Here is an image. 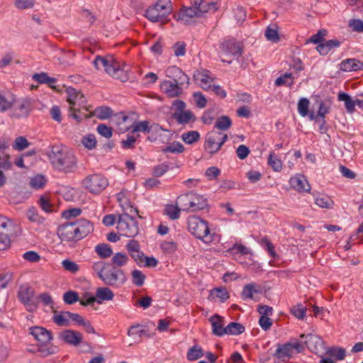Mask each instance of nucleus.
Wrapping results in <instances>:
<instances>
[{"label":"nucleus","mask_w":363,"mask_h":363,"mask_svg":"<svg viewBox=\"0 0 363 363\" xmlns=\"http://www.w3.org/2000/svg\"><path fill=\"white\" fill-rule=\"evenodd\" d=\"M94 230L92 223L86 219H79L59 226L57 235L62 242H76L86 237Z\"/></svg>","instance_id":"f257e3e1"},{"label":"nucleus","mask_w":363,"mask_h":363,"mask_svg":"<svg viewBox=\"0 0 363 363\" xmlns=\"http://www.w3.org/2000/svg\"><path fill=\"white\" fill-rule=\"evenodd\" d=\"M48 157L53 167L60 171L72 172L77 167V160L75 155L60 145L52 146Z\"/></svg>","instance_id":"f03ea898"},{"label":"nucleus","mask_w":363,"mask_h":363,"mask_svg":"<svg viewBox=\"0 0 363 363\" xmlns=\"http://www.w3.org/2000/svg\"><path fill=\"white\" fill-rule=\"evenodd\" d=\"M30 334L39 342L38 352L41 356L47 357L57 352V347L51 344L52 334L46 328L39 326L31 327Z\"/></svg>","instance_id":"7ed1b4c3"},{"label":"nucleus","mask_w":363,"mask_h":363,"mask_svg":"<svg viewBox=\"0 0 363 363\" xmlns=\"http://www.w3.org/2000/svg\"><path fill=\"white\" fill-rule=\"evenodd\" d=\"M177 203L182 211L186 212H196L204 209L208 205L207 199L194 191H189L178 196Z\"/></svg>","instance_id":"20e7f679"},{"label":"nucleus","mask_w":363,"mask_h":363,"mask_svg":"<svg viewBox=\"0 0 363 363\" xmlns=\"http://www.w3.org/2000/svg\"><path fill=\"white\" fill-rule=\"evenodd\" d=\"M189 231L196 238L209 243L218 240V235L211 234L208 223L197 216H193L188 220Z\"/></svg>","instance_id":"39448f33"},{"label":"nucleus","mask_w":363,"mask_h":363,"mask_svg":"<svg viewBox=\"0 0 363 363\" xmlns=\"http://www.w3.org/2000/svg\"><path fill=\"white\" fill-rule=\"evenodd\" d=\"M172 11L170 0H158L145 11V17L152 22H164Z\"/></svg>","instance_id":"423d86ee"},{"label":"nucleus","mask_w":363,"mask_h":363,"mask_svg":"<svg viewBox=\"0 0 363 363\" xmlns=\"http://www.w3.org/2000/svg\"><path fill=\"white\" fill-rule=\"evenodd\" d=\"M116 228L120 235L127 238H134L139 232L138 222L128 213L118 216Z\"/></svg>","instance_id":"0eeeda50"},{"label":"nucleus","mask_w":363,"mask_h":363,"mask_svg":"<svg viewBox=\"0 0 363 363\" xmlns=\"http://www.w3.org/2000/svg\"><path fill=\"white\" fill-rule=\"evenodd\" d=\"M101 280L106 285L119 288L126 281V277L122 269L109 264Z\"/></svg>","instance_id":"6e6552de"},{"label":"nucleus","mask_w":363,"mask_h":363,"mask_svg":"<svg viewBox=\"0 0 363 363\" xmlns=\"http://www.w3.org/2000/svg\"><path fill=\"white\" fill-rule=\"evenodd\" d=\"M83 186L94 194L101 193L108 185V179L101 174L88 175L82 181Z\"/></svg>","instance_id":"1a4fd4ad"},{"label":"nucleus","mask_w":363,"mask_h":363,"mask_svg":"<svg viewBox=\"0 0 363 363\" xmlns=\"http://www.w3.org/2000/svg\"><path fill=\"white\" fill-rule=\"evenodd\" d=\"M227 140V134L212 130L206 136L204 148L208 153L213 155L218 152Z\"/></svg>","instance_id":"9d476101"},{"label":"nucleus","mask_w":363,"mask_h":363,"mask_svg":"<svg viewBox=\"0 0 363 363\" xmlns=\"http://www.w3.org/2000/svg\"><path fill=\"white\" fill-rule=\"evenodd\" d=\"M34 295V289L28 284L20 286L17 293L18 300L30 312L38 308V301L33 298Z\"/></svg>","instance_id":"9b49d317"},{"label":"nucleus","mask_w":363,"mask_h":363,"mask_svg":"<svg viewBox=\"0 0 363 363\" xmlns=\"http://www.w3.org/2000/svg\"><path fill=\"white\" fill-rule=\"evenodd\" d=\"M193 77L199 84L201 88L205 91L211 90L214 84L215 77L208 69L195 71Z\"/></svg>","instance_id":"f8f14e48"},{"label":"nucleus","mask_w":363,"mask_h":363,"mask_svg":"<svg viewBox=\"0 0 363 363\" xmlns=\"http://www.w3.org/2000/svg\"><path fill=\"white\" fill-rule=\"evenodd\" d=\"M185 84H179L171 80H164L160 84V89L169 98L179 97L183 94V86Z\"/></svg>","instance_id":"ddd939ff"},{"label":"nucleus","mask_w":363,"mask_h":363,"mask_svg":"<svg viewBox=\"0 0 363 363\" xmlns=\"http://www.w3.org/2000/svg\"><path fill=\"white\" fill-rule=\"evenodd\" d=\"M220 48L221 52L225 55H232L238 57L242 54V47L241 43L235 39H227L223 40L220 44Z\"/></svg>","instance_id":"4468645a"},{"label":"nucleus","mask_w":363,"mask_h":363,"mask_svg":"<svg viewBox=\"0 0 363 363\" xmlns=\"http://www.w3.org/2000/svg\"><path fill=\"white\" fill-rule=\"evenodd\" d=\"M166 77L172 79L171 81L188 86L189 77L180 68L177 66L169 67L165 70Z\"/></svg>","instance_id":"2eb2a0df"},{"label":"nucleus","mask_w":363,"mask_h":363,"mask_svg":"<svg viewBox=\"0 0 363 363\" xmlns=\"http://www.w3.org/2000/svg\"><path fill=\"white\" fill-rule=\"evenodd\" d=\"M194 17H199L198 10L191 6H182L179 12L174 15V18L177 21H180L186 25L190 24Z\"/></svg>","instance_id":"dca6fc26"},{"label":"nucleus","mask_w":363,"mask_h":363,"mask_svg":"<svg viewBox=\"0 0 363 363\" xmlns=\"http://www.w3.org/2000/svg\"><path fill=\"white\" fill-rule=\"evenodd\" d=\"M300 337H305L304 343L307 347L313 352L317 353L323 346V341L321 337L317 335L308 334L306 335L302 334Z\"/></svg>","instance_id":"f3484780"},{"label":"nucleus","mask_w":363,"mask_h":363,"mask_svg":"<svg viewBox=\"0 0 363 363\" xmlns=\"http://www.w3.org/2000/svg\"><path fill=\"white\" fill-rule=\"evenodd\" d=\"M107 65L104 70L108 74L121 81L126 80V74L115 60L110 58Z\"/></svg>","instance_id":"a211bd4d"},{"label":"nucleus","mask_w":363,"mask_h":363,"mask_svg":"<svg viewBox=\"0 0 363 363\" xmlns=\"http://www.w3.org/2000/svg\"><path fill=\"white\" fill-rule=\"evenodd\" d=\"M289 184L292 189L298 191L309 192L311 186L306 178L302 174H298L292 177L289 179Z\"/></svg>","instance_id":"6ab92c4d"},{"label":"nucleus","mask_w":363,"mask_h":363,"mask_svg":"<svg viewBox=\"0 0 363 363\" xmlns=\"http://www.w3.org/2000/svg\"><path fill=\"white\" fill-rule=\"evenodd\" d=\"M60 338L66 343L77 346L82 341V335L80 333L72 330H67L60 333Z\"/></svg>","instance_id":"aec40b11"},{"label":"nucleus","mask_w":363,"mask_h":363,"mask_svg":"<svg viewBox=\"0 0 363 363\" xmlns=\"http://www.w3.org/2000/svg\"><path fill=\"white\" fill-rule=\"evenodd\" d=\"M340 70L347 72L363 70V62L356 58L344 60L340 62Z\"/></svg>","instance_id":"412c9836"},{"label":"nucleus","mask_w":363,"mask_h":363,"mask_svg":"<svg viewBox=\"0 0 363 363\" xmlns=\"http://www.w3.org/2000/svg\"><path fill=\"white\" fill-rule=\"evenodd\" d=\"M318 108L317 114L314 112L311 111L308 114V118L310 121H318L319 118L323 119L325 118V116L330 113V105L329 103L323 101H318Z\"/></svg>","instance_id":"4be33fe9"},{"label":"nucleus","mask_w":363,"mask_h":363,"mask_svg":"<svg viewBox=\"0 0 363 363\" xmlns=\"http://www.w3.org/2000/svg\"><path fill=\"white\" fill-rule=\"evenodd\" d=\"M294 352L291 350V342L285 344L277 345V348L274 353V357L282 360L286 361L292 357Z\"/></svg>","instance_id":"5701e85b"},{"label":"nucleus","mask_w":363,"mask_h":363,"mask_svg":"<svg viewBox=\"0 0 363 363\" xmlns=\"http://www.w3.org/2000/svg\"><path fill=\"white\" fill-rule=\"evenodd\" d=\"M209 321L212 325L213 334L218 337L224 335V318L218 314L212 315L209 318Z\"/></svg>","instance_id":"b1692460"},{"label":"nucleus","mask_w":363,"mask_h":363,"mask_svg":"<svg viewBox=\"0 0 363 363\" xmlns=\"http://www.w3.org/2000/svg\"><path fill=\"white\" fill-rule=\"evenodd\" d=\"M262 292V287L261 285L256 283H250L246 284L242 291V298L244 300L254 299L255 294H259Z\"/></svg>","instance_id":"393cba45"},{"label":"nucleus","mask_w":363,"mask_h":363,"mask_svg":"<svg viewBox=\"0 0 363 363\" xmlns=\"http://www.w3.org/2000/svg\"><path fill=\"white\" fill-rule=\"evenodd\" d=\"M341 42L337 39L326 40L325 43L318 44L316 47L317 51L322 55H327L331 50L340 47Z\"/></svg>","instance_id":"a878e982"},{"label":"nucleus","mask_w":363,"mask_h":363,"mask_svg":"<svg viewBox=\"0 0 363 363\" xmlns=\"http://www.w3.org/2000/svg\"><path fill=\"white\" fill-rule=\"evenodd\" d=\"M174 116L177 122L182 125H185L191 122L194 123L196 120L194 113L189 110L182 112H175Z\"/></svg>","instance_id":"bb28decb"},{"label":"nucleus","mask_w":363,"mask_h":363,"mask_svg":"<svg viewBox=\"0 0 363 363\" xmlns=\"http://www.w3.org/2000/svg\"><path fill=\"white\" fill-rule=\"evenodd\" d=\"M113 292L108 287H99L96 291V298L98 303L111 301L113 298Z\"/></svg>","instance_id":"cd10ccee"},{"label":"nucleus","mask_w":363,"mask_h":363,"mask_svg":"<svg viewBox=\"0 0 363 363\" xmlns=\"http://www.w3.org/2000/svg\"><path fill=\"white\" fill-rule=\"evenodd\" d=\"M7 145L5 143L0 144V171L9 170L12 167L10 156L4 152Z\"/></svg>","instance_id":"c85d7f7f"},{"label":"nucleus","mask_w":363,"mask_h":363,"mask_svg":"<svg viewBox=\"0 0 363 363\" xmlns=\"http://www.w3.org/2000/svg\"><path fill=\"white\" fill-rule=\"evenodd\" d=\"M54 323L59 326H69L70 324V312L60 311L55 312L53 315Z\"/></svg>","instance_id":"c756f323"},{"label":"nucleus","mask_w":363,"mask_h":363,"mask_svg":"<svg viewBox=\"0 0 363 363\" xmlns=\"http://www.w3.org/2000/svg\"><path fill=\"white\" fill-rule=\"evenodd\" d=\"M89 268L93 271V273L96 274L101 279L106 268L108 267L109 263H106L103 261H91L89 262Z\"/></svg>","instance_id":"7c9ffc66"},{"label":"nucleus","mask_w":363,"mask_h":363,"mask_svg":"<svg viewBox=\"0 0 363 363\" xmlns=\"http://www.w3.org/2000/svg\"><path fill=\"white\" fill-rule=\"evenodd\" d=\"M278 26L276 23H272L267 28L264 35L267 40L272 43H277L279 41L280 38L278 32Z\"/></svg>","instance_id":"2f4dec72"},{"label":"nucleus","mask_w":363,"mask_h":363,"mask_svg":"<svg viewBox=\"0 0 363 363\" xmlns=\"http://www.w3.org/2000/svg\"><path fill=\"white\" fill-rule=\"evenodd\" d=\"M176 203L174 204H167L164 208V214L168 216L171 220H177L180 217V211H182V208L179 207Z\"/></svg>","instance_id":"473e14b6"},{"label":"nucleus","mask_w":363,"mask_h":363,"mask_svg":"<svg viewBox=\"0 0 363 363\" xmlns=\"http://www.w3.org/2000/svg\"><path fill=\"white\" fill-rule=\"evenodd\" d=\"M94 251L101 259L108 258L113 254L111 247L106 243L96 245L94 247Z\"/></svg>","instance_id":"72a5a7b5"},{"label":"nucleus","mask_w":363,"mask_h":363,"mask_svg":"<svg viewBox=\"0 0 363 363\" xmlns=\"http://www.w3.org/2000/svg\"><path fill=\"white\" fill-rule=\"evenodd\" d=\"M337 99L345 102V106L348 113H353L355 109V100L353 101L351 96L345 92L338 94Z\"/></svg>","instance_id":"f704fd0d"},{"label":"nucleus","mask_w":363,"mask_h":363,"mask_svg":"<svg viewBox=\"0 0 363 363\" xmlns=\"http://www.w3.org/2000/svg\"><path fill=\"white\" fill-rule=\"evenodd\" d=\"M244 331L245 327L242 324L232 322L225 327L224 335H237L242 333Z\"/></svg>","instance_id":"c9c22d12"},{"label":"nucleus","mask_w":363,"mask_h":363,"mask_svg":"<svg viewBox=\"0 0 363 363\" xmlns=\"http://www.w3.org/2000/svg\"><path fill=\"white\" fill-rule=\"evenodd\" d=\"M129 260L128 256L124 252H117L111 258L113 266L119 268L127 264Z\"/></svg>","instance_id":"e433bc0d"},{"label":"nucleus","mask_w":363,"mask_h":363,"mask_svg":"<svg viewBox=\"0 0 363 363\" xmlns=\"http://www.w3.org/2000/svg\"><path fill=\"white\" fill-rule=\"evenodd\" d=\"M33 79L39 84H49L51 87H53L52 84L57 82L55 78L49 77L46 72L35 73Z\"/></svg>","instance_id":"4c0bfd02"},{"label":"nucleus","mask_w":363,"mask_h":363,"mask_svg":"<svg viewBox=\"0 0 363 363\" xmlns=\"http://www.w3.org/2000/svg\"><path fill=\"white\" fill-rule=\"evenodd\" d=\"M47 182L44 175L38 174L30 178V186L34 189H41L45 186Z\"/></svg>","instance_id":"58836bf2"},{"label":"nucleus","mask_w":363,"mask_h":363,"mask_svg":"<svg viewBox=\"0 0 363 363\" xmlns=\"http://www.w3.org/2000/svg\"><path fill=\"white\" fill-rule=\"evenodd\" d=\"M218 10V6L216 2L203 1L201 8L198 10L199 16H202L207 12H215Z\"/></svg>","instance_id":"ea45409f"},{"label":"nucleus","mask_w":363,"mask_h":363,"mask_svg":"<svg viewBox=\"0 0 363 363\" xmlns=\"http://www.w3.org/2000/svg\"><path fill=\"white\" fill-rule=\"evenodd\" d=\"M268 164L275 172H280L282 169V162L277 157L274 152H271L268 157Z\"/></svg>","instance_id":"a19ab883"},{"label":"nucleus","mask_w":363,"mask_h":363,"mask_svg":"<svg viewBox=\"0 0 363 363\" xmlns=\"http://www.w3.org/2000/svg\"><path fill=\"white\" fill-rule=\"evenodd\" d=\"M66 93L67 94V101L70 104V106H74L76 104L77 101L83 97V95L79 91H77L72 87L67 88Z\"/></svg>","instance_id":"79ce46f5"},{"label":"nucleus","mask_w":363,"mask_h":363,"mask_svg":"<svg viewBox=\"0 0 363 363\" xmlns=\"http://www.w3.org/2000/svg\"><path fill=\"white\" fill-rule=\"evenodd\" d=\"M260 245L269 253V256L276 258L277 254L275 251L274 246L267 237H263L259 241Z\"/></svg>","instance_id":"37998d69"},{"label":"nucleus","mask_w":363,"mask_h":363,"mask_svg":"<svg viewBox=\"0 0 363 363\" xmlns=\"http://www.w3.org/2000/svg\"><path fill=\"white\" fill-rule=\"evenodd\" d=\"M231 125V119L227 116H222L217 119L214 127L220 130L225 131L227 130Z\"/></svg>","instance_id":"c03bdc74"},{"label":"nucleus","mask_w":363,"mask_h":363,"mask_svg":"<svg viewBox=\"0 0 363 363\" xmlns=\"http://www.w3.org/2000/svg\"><path fill=\"white\" fill-rule=\"evenodd\" d=\"M30 143L23 136H18L12 143V147L17 151H22L30 146Z\"/></svg>","instance_id":"a18cd8bd"},{"label":"nucleus","mask_w":363,"mask_h":363,"mask_svg":"<svg viewBox=\"0 0 363 363\" xmlns=\"http://www.w3.org/2000/svg\"><path fill=\"white\" fill-rule=\"evenodd\" d=\"M203 350L199 345L191 347L187 352L186 357L189 361H195L203 357Z\"/></svg>","instance_id":"49530a36"},{"label":"nucleus","mask_w":363,"mask_h":363,"mask_svg":"<svg viewBox=\"0 0 363 363\" xmlns=\"http://www.w3.org/2000/svg\"><path fill=\"white\" fill-rule=\"evenodd\" d=\"M200 138V133L196 130H191L182 135V140L189 145L193 144Z\"/></svg>","instance_id":"de8ad7c7"},{"label":"nucleus","mask_w":363,"mask_h":363,"mask_svg":"<svg viewBox=\"0 0 363 363\" xmlns=\"http://www.w3.org/2000/svg\"><path fill=\"white\" fill-rule=\"evenodd\" d=\"M315 203L319 207L325 208H332L334 205V202L332 199L327 195H323L317 197Z\"/></svg>","instance_id":"09e8293b"},{"label":"nucleus","mask_w":363,"mask_h":363,"mask_svg":"<svg viewBox=\"0 0 363 363\" xmlns=\"http://www.w3.org/2000/svg\"><path fill=\"white\" fill-rule=\"evenodd\" d=\"M327 354L336 360H342L345 357V350L342 347H333L328 350Z\"/></svg>","instance_id":"8fccbe9b"},{"label":"nucleus","mask_w":363,"mask_h":363,"mask_svg":"<svg viewBox=\"0 0 363 363\" xmlns=\"http://www.w3.org/2000/svg\"><path fill=\"white\" fill-rule=\"evenodd\" d=\"M290 312L296 318L302 320L306 316V307L301 303H297L291 308Z\"/></svg>","instance_id":"3c124183"},{"label":"nucleus","mask_w":363,"mask_h":363,"mask_svg":"<svg viewBox=\"0 0 363 363\" xmlns=\"http://www.w3.org/2000/svg\"><path fill=\"white\" fill-rule=\"evenodd\" d=\"M96 116L101 120H105L111 117L113 114L112 109L108 106H99L95 110Z\"/></svg>","instance_id":"603ef678"},{"label":"nucleus","mask_w":363,"mask_h":363,"mask_svg":"<svg viewBox=\"0 0 363 363\" xmlns=\"http://www.w3.org/2000/svg\"><path fill=\"white\" fill-rule=\"evenodd\" d=\"M211 296L213 298H218L222 302L225 301L229 298L228 292L223 288L213 289L211 291Z\"/></svg>","instance_id":"864d4df0"},{"label":"nucleus","mask_w":363,"mask_h":363,"mask_svg":"<svg viewBox=\"0 0 363 363\" xmlns=\"http://www.w3.org/2000/svg\"><path fill=\"white\" fill-rule=\"evenodd\" d=\"M184 150V145L179 141H174L163 150V152L182 153Z\"/></svg>","instance_id":"5fc2aeb1"},{"label":"nucleus","mask_w":363,"mask_h":363,"mask_svg":"<svg viewBox=\"0 0 363 363\" xmlns=\"http://www.w3.org/2000/svg\"><path fill=\"white\" fill-rule=\"evenodd\" d=\"M309 100L306 98H301L298 102V112L302 117L308 116Z\"/></svg>","instance_id":"6e6d98bb"},{"label":"nucleus","mask_w":363,"mask_h":363,"mask_svg":"<svg viewBox=\"0 0 363 363\" xmlns=\"http://www.w3.org/2000/svg\"><path fill=\"white\" fill-rule=\"evenodd\" d=\"M228 251L232 255H238L240 254L242 255H247L251 253L250 250L242 244H234L232 247H230Z\"/></svg>","instance_id":"4d7b16f0"},{"label":"nucleus","mask_w":363,"mask_h":363,"mask_svg":"<svg viewBox=\"0 0 363 363\" xmlns=\"http://www.w3.org/2000/svg\"><path fill=\"white\" fill-rule=\"evenodd\" d=\"M13 227V222L7 217L0 215V233L8 234Z\"/></svg>","instance_id":"13d9d810"},{"label":"nucleus","mask_w":363,"mask_h":363,"mask_svg":"<svg viewBox=\"0 0 363 363\" xmlns=\"http://www.w3.org/2000/svg\"><path fill=\"white\" fill-rule=\"evenodd\" d=\"M131 274L133 284L137 286H142L146 278L145 275L138 269H134Z\"/></svg>","instance_id":"bf43d9fd"},{"label":"nucleus","mask_w":363,"mask_h":363,"mask_svg":"<svg viewBox=\"0 0 363 363\" xmlns=\"http://www.w3.org/2000/svg\"><path fill=\"white\" fill-rule=\"evenodd\" d=\"M26 215L31 222L42 223L44 221V218L38 214V210L34 207L29 208Z\"/></svg>","instance_id":"052dcab7"},{"label":"nucleus","mask_w":363,"mask_h":363,"mask_svg":"<svg viewBox=\"0 0 363 363\" xmlns=\"http://www.w3.org/2000/svg\"><path fill=\"white\" fill-rule=\"evenodd\" d=\"M79 300V295L74 291H68L63 294V301L67 304L72 305Z\"/></svg>","instance_id":"680f3d73"},{"label":"nucleus","mask_w":363,"mask_h":363,"mask_svg":"<svg viewBox=\"0 0 363 363\" xmlns=\"http://www.w3.org/2000/svg\"><path fill=\"white\" fill-rule=\"evenodd\" d=\"M193 99H194L196 106L198 108H203L206 107V104H207V100H206V97L204 96V95L201 92H200V91L194 92L193 94Z\"/></svg>","instance_id":"e2e57ef3"},{"label":"nucleus","mask_w":363,"mask_h":363,"mask_svg":"<svg viewBox=\"0 0 363 363\" xmlns=\"http://www.w3.org/2000/svg\"><path fill=\"white\" fill-rule=\"evenodd\" d=\"M150 127L151 125H150V122L148 121H140L133 127L132 132L149 133Z\"/></svg>","instance_id":"0e129e2a"},{"label":"nucleus","mask_w":363,"mask_h":363,"mask_svg":"<svg viewBox=\"0 0 363 363\" xmlns=\"http://www.w3.org/2000/svg\"><path fill=\"white\" fill-rule=\"evenodd\" d=\"M174 54L176 57H182L186 54V43L183 41H179L172 46Z\"/></svg>","instance_id":"69168bd1"},{"label":"nucleus","mask_w":363,"mask_h":363,"mask_svg":"<svg viewBox=\"0 0 363 363\" xmlns=\"http://www.w3.org/2000/svg\"><path fill=\"white\" fill-rule=\"evenodd\" d=\"M82 143L89 150H93L96 147V140L95 136L93 134H89L84 136L82 139Z\"/></svg>","instance_id":"338daca9"},{"label":"nucleus","mask_w":363,"mask_h":363,"mask_svg":"<svg viewBox=\"0 0 363 363\" xmlns=\"http://www.w3.org/2000/svg\"><path fill=\"white\" fill-rule=\"evenodd\" d=\"M63 268L72 273H77L79 269V266L74 262L70 259H65L62 262Z\"/></svg>","instance_id":"774afa93"}]
</instances>
